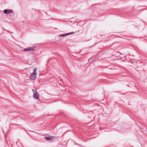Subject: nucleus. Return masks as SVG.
<instances>
[{"mask_svg":"<svg viewBox=\"0 0 147 147\" xmlns=\"http://www.w3.org/2000/svg\"><path fill=\"white\" fill-rule=\"evenodd\" d=\"M36 70L37 69H34L33 73L30 74V77L31 80H34L35 79L36 76Z\"/></svg>","mask_w":147,"mask_h":147,"instance_id":"nucleus-1","label":"nucleus"},{"mask_svg":"<svg viewBox=\"0 0 147 147\" xmlns=\"http://www.w3.org/2000/svg\"><path fill=\"white\" fill-rule=\"evenodd\" d=\"M33 92V96L34 98L36 99H38L39 98V95L37 92L35 90L32 89Z\"/></svg>","mask_w":147,"mask_h":147,"instance_id":"nucleus-2","label":"nucleus"},{"mask_svg":"<svg viewBox=\"0 0 147 147\" xmlns=\"http://www.w3.org/2000/svg\"><path fill=\"white\" fill-rule=\"evenodd\" d=\"M35 47H29L28 48L24 49H23V51H34L35 50Z\"/></svg>","mask_w":147,"mask_h":147,"instance_id":"nucleus-3","label":"nucleus"},{"mask_svg":"<svg viewBox=\"0 0 147 147\" xmlns=\"http://www.w3.org/2000/svg\"><path fill=\"white\" fill-rule=\"evenodd\" d=\"M73 33H74L73 32H71V33H66V34H64L59 35V37H64L66 36H68L69 35L72 34Z\"/></svg>","mask_w":147,"mask_h":147,"instance_id":"nucleus-4","label":"nucleus"},{"mask_svg":"<svg viewBox=\"0 0 147 147\" xmlns=\"http://www.w3.org/2000/svg\"><path fill=\"white\" fill-rule=\"evenodd\" d=\"M45 139L49 141H51V140H53V138L52 137L48 136L45 137Z\"/></svg>","mask_w":147,"mask_h":147,"instance_id":"nucleus-5","label":"nucleus"},{"mask_svg":"<svg viewBox=\"0 0 147 147\" xmlns=\"http://www.w3.org/2000/svg\"><path fill=\"white\" fill-rule=\"evenodd\" d=\"M3 12L5 14L9 13V10H4Z\"/></svg>","mask_w":147,"mask_h":147,"instance_id":"nucleus-6","label":"nucleus"},{"mask_svg":"<svg viewBox=\"0 0 147 147\" xmlns=\"http://www.w3.org/2000/svg\"><path fill=\"white\" fill-rule=\"evenodd\" d=\"M96 58V57H95V58L93 60H92V61H91L89 63V64H90L92 62H93L94 61V60Z\"/></svg>","mask_w":147,"mask_h":147,"instance_id":"nucleus-7","label":"nucleus"},{"mask_svg":"<svg viewBox=\"0 0 147 147\" xmlns=\"http://www.w3.org/2000/svg\"><path fill=\"white\" fill-rule=\"evenodd\" d=\"M9 13H12L13 12L12 10H9Z\"/></svg>","mask_w":147,"mask_h":147,"instance_id":"nucleus-8","label":"nucleus"},{"mask_svg":"<svg viewBox=\"0 0 147 147\" xmlns=\"http://www.w3.org/2000/svg\"><path fill=\"white\" fill-rule=\"evenodd\" d=\"M118 53H119L120 55H122V54H121V53H120V52H118Z\"/></svg>","mask_w":147,"mask_h":147,"instance_id":"nucleus-9","label":"nucleus"},{"mask_svg":"<svg viewBox=\"0 0 147 147\" xmlns=\"http://www.w3.org/2000/svg\"><path fill=\"white\" fill-rule=\"evenodd\" d=\"M115 43L113 44V45H115Z\"/></svg>","mask_w":147,"mask_h":147,"instance_id":"nucleus-10","label":"nucleus"}]
</instances>
